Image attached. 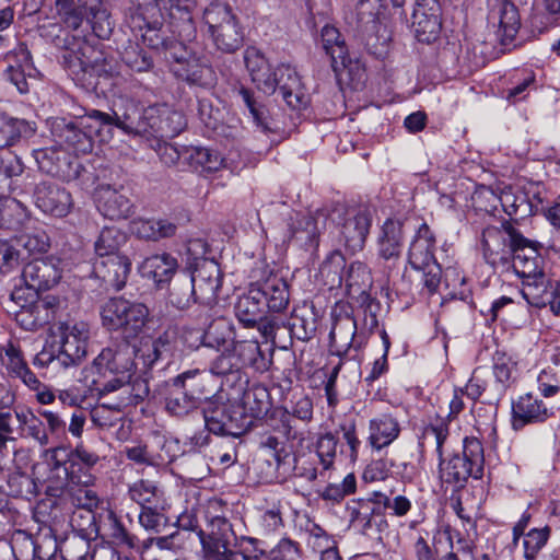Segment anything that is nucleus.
Segmentation results:
<instances>
[{
    "label": "nucleus",
    "instance_id": "obj_1",
    "mask_svg": "<svg viewBox=\"0 0 560 560\" xmlns=\"http://www.w3.org/2000/svg\"><path fill=\"white\" fill-rule=\"evenodd\" d=\"M135 352V346L128 342L105 348L82 372L84 381L90 388L97 389L98 396L118 392L115 408L136 405L149 393L144 381L130 382L132 369L137 365Z\"/></svg>",
    "mask_w": 560,
    "mask_h": 560
},
{
    "label": "nucleus",
    "instance_id": "obj_2",
    "mask_svg": "<svg viewBox=\"0 0 560 560\" xmlns=\"http://www.w3.org/2000/svg\"><path fill=\"white\" fill-rule=\"evenodd\" d=\"M51 352H42L45 362L57 360L69 368L80 363L88 353L90 327L85 322H62L52 330Z\"/></svg>",
    "mask_w": 560,
    "mask_h": 560
},
{
    "label": "nucleus",
    "instance_id": "obj_3",
    "mask_svg": "<svg viewBox=\"0 0 560 560\" xmlns=\"http://www.w3.org/2000/svg\"><path fill=\"white\" fill-rule=\"evenodd\" d=\"M435 237L430 228L423 223L413 236L409 250L408 262L415 269L422 284V293L434 294L441 283V267L434 258Z\"/></svg>",
    "mask_w": 560,
    "mask_h": 560
},
{
    "label": "nucleus",
    "instance_id": "obj_4",
    "mask_svg": "<svg viewBox=\"0 0 560 560\" xmlns=\"http://www.w3.org/2000/svg\"><path fill=\"white\" fill-rule=\"evenodd\" d=\"M149 308L140 302L113 298L101 310L102 324L108 330L121 329L128 336H137L149 319Z\"/></svg>",
    "mask_w": 560,
    "mask_h": 560
},
{
    "label": "nucleus",
    "instance_id": "obj_5",
    "mask_svg": "<svg viewBox=\"0 0 560 560\" xmlns=\"http://www.w3.org/2000/svg\"><path fill=\"white\" fill-rule=\"evenodd\" d=\"M483 447L479 440L466 438L463 454L440 463L441 479L447 483L463 485L469 477L480 478L483 472Z\"/></svg>",
    "mask_w": 560,
    "mask_h": 560
},
{
    "label": "nucleus",
    "instance_id": "obj_6",
    "mask_svg": "<svg viewBox=\"0 0 560 560\" xmlns=\"http://www.w3.org/2000/svg\"><path fill=\"white\" fill-rule=\"evenodd\" d=\"M79 131L85 140L112 139L117 136L116 131H120L122 136L137 137L139 130L127 112L118 114L104 113L97 109L90 110L79 122Z\"/></svg>",
    "mask_w": 560,
    "mask_h": 560
},
{
    "label": "nucleus",
    "instance_id": "obj_7",
    "mask_svg": "<svg viewBox=\"0 0 560 560\" xmlns=\"http://www.w3.org/2000/svg\"><path fill=\"white\" fill-rule=\"evenodd\" d=\"M98 456L82 445H78L73 453L67 454L63 448H54L50 451L48 466L50 467V479L56 482L71 481L73 483H92L93 476L84 470L82 475L77 474L78 463L86 467L94 466Z\"/></svg>",
    "mask_w": 560,
    "mask_h": 560
},
{
    "label": "nucleus",
    "instance_id": "obj_8",
    "mask_svg": "<svg viewBox=\"0 0 560 560\" xmlns=\"http://www.w3.org/2000/svg\"><path fill=\"white\" fill-rule=\"evenodd\" d=\"M205 20L218 49L232 54L242 47L243 33L230 7L211 5L205 12Z\"/></svg>",
    "mask_w": 560,
    "mask_h": 560
},
{
    "label": "nucleus",
    "instance_id": "obj_9",
    "mask_svg": "<svg viewBox=\"0 0 560 560\" xmlns=\"http://www.w3.org/2000/svg\"><path fill=\"white\" fill-rule=\"evenodd\" d=\"M62 65L79 80H84L86 74L106 75L110 70L104 52L88 40L78 43L75 49H66Z\"/></svg>",
    "mask_w": 560,
    "mask_h": 560
},
{
    "label": "nucleus",
    "instance_id": "obj_10",
    "mask_svg": "<svg viewBox=\"0 0 560 560\" xmlns=\"http://www.w3.org/2000/svg\"><path fill=\"white\" fill-rule=\"evenodd\" d=\"M509 236V246L513 252L512 267L523 281L544 276L542 258L532 243L525 238L512 224L504 225Z\"/></svg>",
    "mask_w": 560,
    "mask_h": 560
},
{
    "label": "nucleus",
    "instance_id": "obj_11",
    "mask_svg": "<svg viewBox=\"0 0 560 560\" xmlns=\"http://www.w3.org/2000/svg\"><path fill=\"white\" fill-rule=\"evenodd\" d=\"M382 12L381 0H360L352 13V22L358 32L362 34V39L368 51L374 56H382L386 52L387 37L383 36V42L378 45L376 33L380 31L378 16Z\"/></svg>",
    "mask_w": 560,
    "mask_h": 560
},
{
    "label": "nucleus",
    "instance_id": "obj_12",
    "mask_svg": "<svg viewBox=\"0 0 560 560\" xmlns=\"http://www.w3.org/2000/svg\"><path fill=\"white\" fill-rule=\"evenodd\" d=\"M219 351L220 354L210 363V372L218 376H225L255 363L260 353V347L257 341L238 340L232 341L230 348Z\"/></svg>",
    "mask_w": 560,
    "mask_h": 560
},
{
    "label": "nucleus",
    "instance_id": "obj_13",
    "mask_svg": "<svg viewBox=\"0 0 560 560\" xmlns=\"http://www.w3.org/2000/svg\"><path fill=\"white\" fill-rule=\"evenodd\" d=\"M208 536L202 538L205 560H250L231 549L233 532L226 518H212Z\"/></svg>",
    "mask_w": 560,
    "mask_h": 560
},
{
    "label": "nucleus",
    "instance_id": "obj_14",
    "mask_svg": "<svg viewBox=\"0 0 560 560\" xmlns=\"http://www.w3.org/2000/svg\"><path fill=\"white\" fill-rule=\"evenodd\" d=\"M331 353L345 357L353 347L360 350L365 341L361 335L357 336V322L348 312L332 313V327L329 332Z\"/></svg>",
    "mask_w": 560,
    "mask_h": 560
},
{
    "label": "nucleus",
    "instance_id": "obj_15",
    "mask_svg": "<svg viewBox=\"0 0 560 560\" xmlns=\"http://www.w3.org/2000/svg\"><path fill=\"white\" fill-rule=\"evenodd\" d=\"M189 282L197 300L202 304L215 303L218 291L221 288V270L211 259H199L190 275Z\"/></svg>",
    "mask_w": 560,
    "mask_h": 560
},
{
    "label": "nucleus",
    "instance_id": "obj_16",
    "mask_svg": "<svg viewBox=\"0 0 560 560\" xmlns=\"http://www.w3.org/2000/svg\"><path fill=\"white\" fill-rule=\"evenodd\" d=\"M415 37L420 43L430 44L439 38L441 22V5L438 0H417L412 12Z\"/></svg>",
    "mask_w": 560,
    "mask_h": 560
},
{
    "label": "nucleus",
    "instance_id": "obj_17",
    "mask_svg": "<svg viewBox=\"0 0 560 560\" xmlns=\"http://www.w3.org/2000/svg\"><path fill=\"white\" fill-rule=\"evenodd\" d=\"M198 373V370H189L173 380L165 405L170 413L182 417L198 407L199 397L195 395L194 384H187V382L192 381Z\"/></svg>",
    "mask_w": 560,
    "mask_h": 560
},
{
    "label": "nucleus",
    "instance_id": "obj_18",
    "mask_svg": "<svg viewBox=\"0 0 560 560\" xmlns=\"http://www.w3.org/2000/svg\"><path fill=\"white\" fill-rule=\"evenodd\" d=\"M59 265V260L54 258L35 259L23 267L21 278L26 288L37 295L39 291L49 290L60 281Z\"/></svg>",
    "mask_w": 560,
    "mask_h": 560
},
{
    "label": "nucleus",
    "instance_id": "obj_19",
    "mask_svg": "<svg viewBox=\"0 0 560 560\" xmlns=\"http://www.w3.org/2000/svg\"><path fill=\"white\" fill-rule=\"evenodd\" d=\"M322 47L330 59V66L335 74L343 72L350 74L354 69L360 71L358 62H353L348 56V49L340 32L331 25H325L320 32Z\"/></svg>",
    "mask_w": 560,
    "mask_h": 560
},
{
    "label": "nucleus",
    "instance_id": "obj_20",
    "mask_svg": "<svg viewBox=\"0 0 560 560\" xmlns=\"http://www.w3.org/2000/svg\"><path fill=\"white\" fill-rule=\"evenodd\" d=\"M552 415V407L532 393L520 396L512 404V425L515 430L529 423L545 422Z\"/></svg>",
    "mask_w": 560,
    "mask_h": 560
},
{
    "label": "nucleus",
    "instance_id": "obj_21",
    "mask_svg": "<svg viewBox=\"0 0 560 560\" xmlns=\"http://www.w3.org/2000/svg\"><path fill=\"white\" fill-rule=\"evenodd\" d=\"M371 217L368 211H350L340 226V241L345 247L355 253L364 247L371 228Z\"/></svg>",
    "mask_w": 560,
    "mask_h": 560
},
{
    "label": "nucleus",
    "instance_id": "obj_22",
    "mask_svg": "<svg viewBox=\"0 0 560 560\" xmlns=\"http://www.w3.org/2000/svg\"><path fill=\"white\" fill-rule=\"evenodd\" d=\"M399 434V421L392 412L377 413L369 421L368 443L374 451L389 446Z\"/></svg>",
    "mask_w": 560,
    "mask_h": 560
},
{
    "label": "nucleus",
    "instance_id": "obj_23",
    "mask_svg": "<svg viewBox=\"0 0 560 560\" xmlns=\"http://www.w3.org/2000/svg\"><path fill=\"white\" fill-rule=\"evenodd\" d=\"M154 2L160 12H167L180 37L190 39L195 36L196 28L191 16L195 0H154Z\"/></svg>",
    "mask_w": 560,
    "mask_h": 560
},
{
    "label": "nucleus",
    "instance_id": "obj_24",
    "mask_svg": "<svg viewBox=\"0 0 560 560\" xmlns=\"http://www.w3.org/2000/svg\"><path fill=\"white\" fill-rule=\"evenodd\" d=\"M253 285L268 311L280 313L288 307L290 301L289 287L283 278L270 275L262 281L253 283Z\"/></svg>",
    "mask_w": 560,
    "mask_h": 560
},
{
    "label": "nucleus",
    "instance_id": "obj_25",
    "mask_svg": "<svg viewBox=\"0 0 560 560\" xmlns=\"http://www.w3.org/2000/svg\"><path fill=\"white\" fill-rule=\"evenodd\" d=\"M97 210L110 220L127 218L131 212L130 200L109 185H100L94 192Z\"/></svg>",
    "mask_w": 560,
    "mask_h": 560
},
{
    "label": "nucleus",
    "instance_id": "obj_26",
    "mask_svg": "<svg viewBox=\"0 0 560 560\" xmlns=\"http://www.w3.org/2000/svg\"><path fill=\"white\" fill-rule=\"evenodd\" d=\"M36 205L45 213L66 217L72 208L71 195L56 185L42 184L36 190Z\"/></svg>",
    "mask_w": 560,
    "mask_h": 560
},
{
    "label": "nucleus",
    "instance_id": "obj_27",
    "mask_svg": "<svg viewBox=\"0 0 560 560\" xmlns=\"http://www.w3.org/2000/svg\"><path fill=\"white\" fill-rule=\"evenodd\" d=\"M178 268L177 259L168 254L161 253L147 257L139 266L142 277L152 280L156 285L168 283Z\"/></svg>",
    "mask_w": 560,
    "mask_h": 560
},
{
    "label": "nucleus",
    "instance_id": "obj_28",
    "mask_svg": "<svg viewBox=\"0 0 560 560\" xmlns=\"http://www.w3.org/2000/svg\"><path fill=\"white\" fill-rule=\"evenodd\" d=\"M84 9L83 20L90 25L92 33L98 39H108L114 31L110 13L102 0H78Z\"/></svg>",
    "mask_w": 560,
    "mask_h": 560
},
{
    "label": "nucleus",
    "instance_id": "obj_29",
    "mask_svg": "<svg viewBox=\"0 0 560 560\" xmlns=\"http://www.w3.org/2000/svg\"><path fill=\"white\" fill-rule=\"evenodd\" d=\"M60 486L69 487L71 503L79 509L73 513L71 522H75V517L84 518L89 525L95 521L93 511L98 506L100 499L96 492L91 488V483H73L70 480L57 482Z\"/></svg>",
    "mask_w": 560,
    "mask_h": 560
},
{
    "label": "nucleus",
    "instance_id": "obj_30",
    "mask_svg": "<svg viewBox=\"0 0 560 560\" xmlns=\"http://www.w3.org/2000/svg\"><path fill=\"white\" fill-rule=\"evenodd\" d=\"M95 272L107 285L120 290L128 278L131 262L122 255H112L95 264Z\"/></svg>",
    "mask_w": 560,
    "mask_h": 560
},
{
    "label": "nucleus",
    "instance_id": "obj_31",
    "mask_svg": "<svg viewBox=\"0 0 560 560\" xmlns=\"http://www.w3.org/2000/svg\"><path fill=\"white\" fill-rule=\"evenodd\" d=\"M218 405L203 411L207 429L214 434H232L234 428L240 427L242 417L236 408Z\"/></svg>",
    "mask_w": 560,
    "mask_h": 560
},
{
    "label": "nucleus",
    "instance_id": "obj_32",
    "mask_svg": "<svg viewBox=\"0 0 560 560\" xmlns=\"http://www.w3.org/2000/svg\"><path fill=\"white\" fill-rule=\"evenodd\" d=\"M551 285L546 275L523 281V288L520 291L526 305L523 308L524 322L529 317V307L541 308L548 304L551 296Z\"/></svg>",
    "mask_w": 560,
    "mask_h": 560
},
{
    "label": "nucleus",
    "instance_id": "obj_33",
    "mask_svg": "<svg viewBox=\"0 0 560 560\" xmlns=\"http://www.w3.org/2000/svg\"><path fill=\"white\" fill-rule=\"evenodd\" d=\"M96 532L112 545L126 548L135 547V537L127 532L118 516L110 510L100 516Z\"/></svg>",
    "mask_w": 560,
    "mask_h": 560
},
{
    "label": "nucleus",
    "instance_id": "obj_34",
    "mask_svg": "<svg viewBox=\"0 0 560 560\" xmlns=\"http://www.w3.org/2000/svg\"><path fill=\"white\" fill-rule=\"evenodd\" d=\"M20 545L26 552L39 560H50L58 549L57 540L50 534H45L33 540L26 533L18 532L13 537V552H16Z\"/></svg>",
    "mask_w": 560,
    "mask_h": 560
},
{
    "label": "nucleus",
    "instance_id": "obj_35",
    "mask_svg": "<svg viewBox=\"0 0 560 560\" xmlns=\"http://www.w3.org/2000/svg\"><path fill=\"white\" fill-rule=\"evenodd\" d=\"M404 240L402 224L399 221L388 219L382 226L378 236V255L386 259L398 258Z\"/></svg>",
    "mask_w": 560,
    "mask_h": 560
},
{
    "label": "nucleus",
    "instance_id": "obj_36",
    "mask_svg": "<svg viewBox=\"0 0 560 560\" xmlns=\"http://www.w3.org/2000/svg\"><path fill=\"white\" fill-rule=\"evenodd\" d=\"M132 231L141 238L159 241L174 236L177 223L168 218L139 219L133 221Z\"/></svg>",
    "mask_w": 560,
    "mask_h": 560
},
{
    "label": "nucleus",
    "instance_id": "obj_37",
    "mask_svg": "<svg viewBox=\"0 0 560 560\" xmlns=\"http://www.w3.org/2000/svg\"><path fill=\"white\" fill-rule=\"evenodd\" d=\"M185 154L189 165L199 173H212L228 166V161L219 152L208 147H190Z\"/></svg>",
    "mask_w": 560,
    "mask_h": 560
},
{
    "label": "nucleus",
    "instance_id": "obj_38",
    "mask_svg": "<svg viewBox=\"0 0 560 560\" xmlns=\"http://www.w3.org/2000/svg\"><path fill=\"white\" fill-rule=\"evenodd\" d=\"M252 284L235 303V316L245 327H255L264 316L262 302Z\"/></svg>",
    "mask_w": 560,
    "mask_h": 560
},
{
    "label": "nucleus",
    "instance_id": "obj_39",
    "mask_svg": "<svg viewBox=\"0 0 560 560\" xmlns=\"http://www.w3.org/2000/svg\"><path fill=\"white\" fill-rule=\"evenodd\" d=\"M130 500L138 503L141 508L154 505L155 508H165L164 491L152 480L139 479L128 487Z\"/></svg>",
    "mask_w": 560,
    "mask_h": 560
},
{
    "label": "nucleus",
    "instance_id": "obj_40",
    "mask_svg": "<svg viewBox=\"0 0 560 560\" xmlns=\"http://www.w3.org/2000/svg\"><path fill=\"white\" fill-rule=\"evenodd\" d=\"M375 511V502L369 499L351 500L346 506L350 525L362 534H366L373 527Z\"/></svg>",
    "mask_w": 560,
    "mask_h": 560
},
{
    "label": "nucleus",
    "instance_id": "obj_41",
    "mask_svg": "<svg viewBox=\"0 0 560 560\" xmlns=\"http://www.w3.org/2000/svg\"><path fill=\"white\" fill-rule=\"evenodd\" d=\"M510 224L505 222L502 224V230L487 229L482 234V249L487 261L495 264L498 259H503L505 248L509 243V236L505 232L504 225Z\"/></svg>",
    "mask_w": 560,
    "mask_h": 560
},
{
    "label": "nucleus",
    "instance_id": "obj_42",
    "mask_svg": "<svg viewBox=\"0 0 560 560\" xmlns=\"http://www.w3.org/2000/svg\"><path fill=\"white\" fill-rule=\"evenodd\" d=\"M240 412V417L258 419L265 416L269 409L268 393L265 388H254L244 394L241 405L232 406Z\"/></svg>",
    "mask_w": 560,
    "mask_h": 560
},
{
    "label": "nucleus",
    "instance_id": "obj_43",
    "mask_svg": "<svg viewBox=\"0 0 560 560\" xmlns=\"http://www.w3.org/2000/svg\"><path fill=\"white\" fill-rule=\"evenodd\" d=\"M202 339L205 347L215 350L230 348L231 342L235 341L232 326L223 318L211 323L208 329L202 332Z\"/></svg>",
    "mask_w": 560,
    "mask_h": 560
},
{
    "label": "nucleus",
    "instance_id": "obj_44",
    "mask_svg": "<svg viewBox=\"0 0 560 560\" xmlns=\"http://www.w3.org/2000/svg\"><path fill=\"white\" fill-rule=\"evenodd\" d=\"M521 26V19L517 8L511 2H503L500 10L499 31L502 45L510 44L516 36Z\"/></svg>",
    "mask_w": 560,
    "mask_h": 560
},
{
    "label": "nucleus",
    "instance_id": "obj_45",
    "mask_svg": "<svg viewBox=\"0 0 560 560\" xmlns=\"http://www.w3.org/2000/svg\"><path fill=\"white\" fill-rule=\"evenodd\" d=\"M122 62L133 72H149L154 67L152 56L140 45L130 43L120 52Z\"/></svg>",
    "mask_w": 560,
    "mask_h": 560
},
{
    "label": "nucleus",
    "instance_id": "obj_46",
    "mask_svg": "<svg viewBox=\"0 0 560 560\" xmlns=\"http://www.w3.org/2000/svg\"><path fill=\"white\" fill-rule=\"evenodd\" d=\"M26 220L25 208L15 199L0 198V228L18 230Z\"/></svg>",
    "mask_w": 560,
    "mask_h": 560
},
{
    "label": "nucleus",
    "instance_id": "obj_47",
    "mask_svg": "<svg viewBox=\"0 0 560 560\" xmlns=\"http://www.w3.org/2000/svg\"><path fill=\"white\" fill-rule=\"evenodd\" d=\"M127 236L116 226H105L95 242V252L100 257L118 255L117 250L125 244Z\"/></svg>",
    "mask_w": 560,
    "mask_h": 560
},
{
    "label": "nucleus",
    "instance_id": "obj_48",
    "mask_svg": "<svg viewBox=\"0 0 560 560\" xmlns=\"http://www.w3.org/2000/svg\"><path fill=\"white\" fill-rule=\"evenodd\" d=\"M500 202L510 217L525 218L533 213V205L524 195H515L511 188H504L500 195Z\"/></svg>",
    "mask_w": 560,
    "mask_h": 560
},
{
    "label": "nucleus",
    "instance_id": "obj_49",
    "mask_svg": "<svg viewBox=\"0 0 560 560\" xmlns=\"http://www.w3.org/2000/svg\"><path fill=\"white\" fill-rule=\"evenodd\" d=\"M18 56L20 65L16 67L9 66L5 70V77L21 94H24L28 92V83L25 77L24 67H30L32 56L26 47H20Z\"/></svg>",
    "mask_w": 560,
    "mask_h": 560
},
{
    "label": "nucleus",
    "instance_id": "obj_50",
    "mask_svg": "<svg viewBox=\"0 0 560 560\" xmlns=\"http://www.w3.org/2000/svg\"><path fill=\"white\" fill-rule=\"evenodd\" d=\"M237 93L244 105L248 108L256 125L262 130H271L270 121L268 118V110L256 100L253 91L245 86H241Z\"/></svg>",
    "mask_w": 560,
    "mask_h": 560
},
{
    "label": "nucleus",
    "instance_id": "obj_51",
    "mask_svg": "<svg viewBox=\"0 0 560 560\" xmlns=\"http://www.w3.org/2000/svg\"><path fill=\"white\" fill-rule=\"evenodd\" d=\"M0 132L7 140L31 139L35 136L36 126L19 118H10L5 121L0 119Z\"/></svg>",
    "mask_w": 560,
    "mask_h": 560
},
{
    "label": "nucleus",
    "instance_id": "obj_52",
    "mask_svg": "<svg viewBox=\"0 0 560 560\" xmlns=\"http://www.w3.org/2000/svg\"><path fill=\"white\" fill-rule=\"evenodd\" d=\"M550 536V528L545 526L542 528H533L522 538L523 555L527 560H534L537 553L547 544Z\"/></svg>",
    "mask_w": 560,
    "mask_h": 560
},
{
    "label": "nucleus",
    "instance_id": "obj_53",
    "mask_svg": "<svg viewBox=\"0 0 560 560\" xmlns=\"http://www.w3.org/2000/svg\"><path fill=\"white\" fill-rule=\"evenodd\" d=\"M83 385L73 384L65 389H58L57 397L63 406L77 407L89 397L97 395V389L90 388V384L82 378Z\"/></svg>",
    "mask_w": 560,
    "mask_h": 560
},
{
    "label": "nucleus",
    "instance_id": "obj_54",
    "mask_svg": "<svg viewBox=\"0 0 560 560\" xmlns=\"http://www.w3.org/2000/svg\"><path fill=\"white\" fill-rule=\"evenodd\" d=\"M59 550L63 560H86L90 542L83 536L71 535L61 542Z\"/></svg>",
    "mask_w": 560,
    "mask_h": 560
},
{
    "label": "nucleus",
    "instance_id": "obj_55",
    "mask_svg": "<svg viewBox=\"0 0 560 560\" xmlns=\"http://www.w3.org/2000/svg\"><path fill=\"white\" fill-rule=\"evenodd\" d=\"M281 96L287 105L294 110L305 109L311 102L310 94L306 92L301 79L295 78L290 82L289 90L283 92Z\"/></svg>",
    "mask_w": 560,
    "mask_h": 560
},
{
    "label": "nucleus",
    "instance_id": "obj_56",
    "mask_svg": "<svg viewBox=\"0 0 560 560\" xmlns=\"http://www.w3.org/2000/svg\"><path fill=\"white\" fill-rule=\"evenodd\" d=\"M537 388L545 398L560 393V370L547 368L539 372L536 378Z\"/></svg>",
    "mask_w": 560,
    "mask_h": 560
},
{
    "label": "nucleus",
    "instance_id": "obj_57",
    "mask_svg": "<svg viewBox=\"0 0 560 560\" xmlns=\"http://www.w3.org/2000/svg\"><path fill=\"white\" fill-rule=\"evenodd\" d=\"M160 360H177L185 355V350L178 348L174 331H165L154 339Z\"/></svg>",
    "mask_w": 560,
    "mask_h": 560
},
{
    "label": "nucleus",
    "instance_id": "obj_58",
    "mask_svg": "<svg viewBox=\"0 0 560 560\" xmlns=\"http://www.w3.org/2000/svg\"><path fill=\"white\" fill-rule=\"evenodd\" d=\"M172 305L178 310L187 308L192 302H199L188 279L183 283H175L168 295Z\"/></svg>",
    "mask_w": 560,
    "mask_h": 560
},
{
    "label": "nucleus",
    "instance_id": "obj_59",
    "mask_svg": "<svg viewBox=\"0 0 560 560\" xmlns=\"http://www.w3.org/2000/svg\"><path fill=\"white\" fill-rule=\"evenodd\" d=\"M261 452L270 467L278 470L288 456L276 436H267L260 444Z\"/></svg>",
    "mask_w": 560,
    "mask_h": 560
},
{
    "label": "nucleus",
    "instance_id": "obj_60",
    "mask_svg": "<svg viewBox=\"0 0 560 560\" xmlns=\"http://www.w3.org/2000/svg\"><path fill=\"white\" fill-rule=\"evenodd\" d=\"M337 440L330 433L322 435L316 443V454L324 469H329L337 453Z\"/></svg>",
    "mask_w": 560,
    "mask_h": 560
},
{
    "label": "nucleus",
    "instance_id": "obj_61",
    "mask_svg": "<svg viewBox=\"0 0 560 560\" xmlns=\"http://www.w3.org/2000/svg\"><path fill=\"white\" fill-rule=\"evenodd\" d=\"M56 5L59 12L65 14L68 27L78 30L82 25L84 9L80 8L78 0H56Z\"/></svg>",
    "mask_w": 560,
    "mask_h": 560
},
{
    "label": "nucleus",
    "instance_id": "obj_62",
    "mask_svg": "<svg viewBox=\"0 0 560 560\" xmlns=\"http://www.w3.org/2000/svg\"><path fill=\"white\" fill-rule=\"evenodd\" d=\"M16 244L30 254L44 253L47 250L48 237L44 232L21 233L15 237Z\"/></svg>",
    "mask_w": 560,
    "mask_h": 560
},
{
    "label": "nucleus",
    "instance_id": "obj_63",
    "mask_svg": "<svg viewBox=\"0 0 560 560\" xmlns=\"http://www.w3.org/2000/svg\"><path fill=\"white\" fill-rule=\"evenodd\" d=\"M141 38L148 47L155 50H162L171 40L162 31V22L159 19L152 20L151 25L141 33Z\"/></svg>",
    "mask_w": 560,
    "mask_h": 560
},
{
    "label": "nucleus",
    "instance_id": "obj_64",
    "mask_svg": "<svg viewBox=\"0 0 560 560\" xmlns=\"http://www.w3.org/2000/svg\"><path fill=\"white\" fill-rule=\"evenodd\" d=\"M270 560H301V549L299 544L282 538L269 552Z\"/></svg>",
    "mask_w": 560,
    "mask_h": 560
}]
</instances>
